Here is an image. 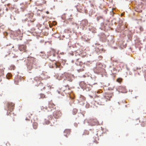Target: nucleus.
I'll list each match as a JSON object with an SVG mask.
<instances>
[{
	"mask_svg": "<svg viewBox=\"0 0 146 146\" xmlns=\"http://www.w3.org/2000/svg\"><path fill=\"white\" fill-rule=\"evenodd\" d=\"M42 1H43V3H46V1H44V0H42Z\"/></svg>",
	"mask_w": 146,
	"mask_h": 146,
	"instance_id": "26",
	"label": "nucleus"
},
{
	"mask_svg": "<svg viewBox=\"0 0 146 146\" xmlns=\"http://www.w3.org/2000/svg\"><path fill=\"white\" fill-rule=\"evenodd\" d=\"M111 94H106L104 96L103 98L102 99L104 103L110 100V99L111 97Z\"/></svg>",
	"mask_w": 146,
	"mask_h": 146,
	"instance_id": "2",
	"label": "nucleus"
},
{
	"mask_svg": "<svg viewBox=\"0 0 146 146\" xmlns=\"http://www.w3.org/2000/svg\"><path fill=\"white\" fill-rule=\"evenodd\" d=\"M65 87L66 88H68V90H70V88H69V86L68 85H67V86H65Z\"/></svg>",
	"mask_w": 146,
	"mask_h": 146,
	"instance_id": "24",
	"label": "nucleus"
},
{
	"mask_svg": "<svg viewBox=\"0 0 146 146\" xmlns=\"http://www.w3.org/2000/svg\"><path fill=\"white\" fill-rule=\"evenodd\" d=\"M35 21V20L33 19V20H31L30 21L31 22H33Z\"/></svg>",
	"mask_w": 146,
	"mask_h": 146,
	"instance_id": "28",
	"label": "nucleus"
},
{
	"mask_svg": "<svg viewBox=\"0 0 146 146\" xmlns=\"http://www.w3.org/2000/svg\"><path fill=\"white\" fill-rule=\"evenodd\" d=\"M33 127L34 129H36L38 127V123L35 122L33 123Z\"/></svg>",
	"mask_w": 146,
	"mask_h": 146,
	"instance_id": "8",
	"label": "nucleus"
},
{
	"mask_svg": "<svg viewBox=\"0 0 146 146\" xmlns=\"http://www.w3.org/2000/svg\"><path fill=\"white\" fill-rule=\"evenodd\" d=\"M26 120H29V119H27V118H26Z\"/></svg>",
	"mask_w": 146,
	"mask_h": 146,
	"instance_id": "33",
	"label": "nucleus"
},
{
	"mask_svg": "<svg viewBox=\"0 0 146 146\" xmlns=\"http://www.w3.org/2000/svg\"><path fill=\"white\" fill-rule=\"evenodd\" d=\"M76 63H77V65L78 64V63L77 62H76Z\"/></svg>",
	"mask_w": 146,
	"mask_h": 146,
	"instance_id": "35",
	"label": "nucleus"
},
{
	"mask_svg": "<svg viewBox=\"0 0 146 146\" xmlns=\"http://www.w3.org/2000/svg\"><path fill=\"white\" fill-rule=\"evenodd\" d=\"M61 114L60 111H56L54 112L53 116L55 118H58L61 116Z\"/></svg>",
	"mask_w": 146,
	"mask_h": 146,
	"instance_id": "3",
	"label": "nucleus"
},
{
	"mask_svg": "<svg viewBox=\"0 0 146 146\" xmlns=\"http://www.w3.org/2000/svg\"><path fill=\"white\" fill-rule=\"evenodd\" d=\"M11 68H12V69L14 70L15 68V67L14 65H12L11 66Z\"/></svg>",
	"mask_w": 146,
	"mask_h": 146,
	"instance_id": "23",
	"label": "nucleus"
},
{
	"mask_svg": "<svg viewBox=\"0 0 146 146\" xmlns=\"http://www.w3.org/2000/svg\"><path fill=\"white\" fill-rule=\"evenodd\" d=\"M98 137H96L95 140L94 141V142L95 143H98Z\"/></svg>",
	"mask_w": 146,
	"mask_h": 146,
	"instance_id": "19",
	"label": "nucleus"
},
{
	"mask_svg": "<svg viewBox=\"0 0 146 146\" xmlns=\"http://www.w3.org/2000/svg\"><path fill=\"white\" fill-rule=\"evenodd\" d=\"M122 79L120 78H119L117 80V81L119 83H120L122 81Z\"/></svg>",
	"mask_w": 146,
	"mask_h": 146,
	"instance_id": "17",
	"label": "nucleus"
},
{
	"mask_svg": "<svg viewBox=\"0 0 146 146\" xmlns=\"http://www.w3.org/2000/svg\"><path fill=\"white\" fill-rule=\"evenodd\" d=\"M8 76H9V77H11V74H7L6 75V77H7V78H8V79H9L10 78H9L8 77Z\"/></svg>",
	"mask_w": 146,
	"mask_h": 146,
	"instance_id": "22",
	"label": "nucleus"
},
{
	"mask_svg": "<svg viewBox=\"0 0 146 146\" xmlns=\"http://www.w3.org/2000/svg\"><path fill=\"white\" fill-rule=\"evenodd\" d=\"M77 112V110L76 109H74L72 110V113L73 115L76 114Z\"/></svg>",
	"mask_w": 146,
	"mask_h": 146,
	"instance_id": "13",
	"label": "nucleus"
},
{
	"mask_svg": "<svg viewBox=\"0 0 146 146\" xmlns=\"http://www.w3.org/2000/svg\"><path fill=\"white\" fill-rule=\"evenodd\" d=\"M41 78L40 77H36L34 78L35 80L38 81H40L41 80Z\"/></svg>",
	"mask_w": 146,
	"mask_h": 146,
	"instance_id": "14",
	"label": "nucleus"
},
{
	"mask_svg": "<svg viewBox=\"0 0 146 146\" xmlns=\"http://www.w3.org/2000/svg\"><path fill=\"white\" fill-rule=\"evenodd\" d=\"M13 120L14 121V120L15 118L14 117V118H13Z\"/></svg>",
	"mask_w": 146,
	"mask_h": 146,
	"instance_id": "31",
	"label": "nucleus"
},
{
	"mask_svg": "<svg viewBox=\"0 0 146 146\" xmlns=\"http://www.w3.org/2000/svg\"><path fill=\"white\" fill-rule=\"evenodd\" d=\"M43 85V83H40L38 85L39 87L40 88V90H44L45 88V87L44 86L42 88L41 87Z\"/></svg>",
	"mask_w": 146,
	"mask_h": 146,
	"instance_id": "9",
	"label": "nucleus"
},
{
	"mask_svg": "<svg viewBox=\"0 0 146 146\" xmlns=\"http://www.w3.org/2000/svg\"><path fill=\"white\" fill-rule=\"evenodd\" d=\"M141 125L142 126L144 127L146 125V123H145L144 122H143L142 123H141Z\"/></svg>",
	"mask_w": 146,
	"mask_h": 146,
	"instance_id": "21",
	"label": "nucleus"
},
{
	"mask_svg": "<svg viewBox=\"0 0 146 146\" xmlns=\"http://www.w3.org/2000/svg\"><path fill=\"white\" fill-rule=\"evenodd\" d=\"M102 17L101 16H99V17H97V20L98 21H99L100 19H102Z\"/></svg>",
	"mask_w": 146,
	"mask_h": 146,
	"instance_id": "18",
	"label": "nucleus"
},
{
	"mask_svg": "<svg viewBox=\"0 0 146 146\" xmlns=\"http://www.w3.org/2000/svg\"><path fill=\"white\" fill-rule=\"evenodd\" d=\"M7 106L8 107V110L7 111V115H8L9 111L10 112H12L13 111L14 108V104L12 102H8L7 103Z\"/></svg>",
	"mask_w": 146,
	"mask_h": 146,
	"instance_id": "1",
	"label": "nucleus"
},
{
	"mask_svg": "<svg viewBox=\"0 0 146 146\" xmlns=\"http://www.w3.org/2000/svg\"><path fill=\"white\" fill-rule=\"evenodd\" d=\"M88 21L87 20H84L82 21V23L84 26H85L88 24Z\"/></svg>",
	"mask_w": 146,
	"mask_h": 146,
	"instance_id": "11",
	"label": "nucleus"
},
{
	"mask_svg": "<svg viewBox=\"0 0 146 146\" xmlns=\"http://www.w3.org/2000/svg\"><path fill=\"white\" fill-rule=\"evenodd\" d=\"M89 134V131L88 130H84L83 134V135H88Z\"/></svg>",
	"mask_w": 146,
	"mask_h": 146,
	"instance_id": "12",
	"label": "nucleus"
},
{
	"mask_svg": "<svg viewBox=\"0 0 146 146\" xmlns=\"http://www.w3.org/2000/svg\"><path fill=\"white\" fill-rule=\"evenodd\" d=\"M46 13L47 14H48L49 13V12L48 11H47L46 12Z\"/></svg>",
	"mask_w": 146,
	"mask_h": 146,
	"instance_id": "30",
	"label": "nucleus"
},
{
	"mask_svg": "<svg viewBox=\"0 0 146 146\" xmlns=\"http://www.w3.org/2000/svg\"><path fill=\"white\" fill-rule=\"evenodd\" d=\"M83 70H84L83 69H80V70H78V72L82 71H83Z\"/></svg>",
	"mask_w": 146,
	"mask_h": 146,
	"instance_id": "25",
	"label": "nucleus"
},
{
	"mask_svg": "<svg viewBox=\"0 0 146 146\" xmlns=\"http://www.w3.org/2000/svg\"><path fill=\"white\" fill-rule=\"evenodd\" d=\"M84 7L83 6H81L80 5H78L77 6V8L78 10L80 11H81V12L83 10Z\"/></svg>",
	"mask_w": 146,
	"mask_h": 146,
	"instance_id": "7",
	"label": "nucleus"
},
{
	"mask_svg": "<svg viewBox=\"0 0 146 146\" xmlns=\"http://www.w3.org/2000/svg\"><path fill=\"white\" fill-rule=\"evenodd\" d=\"M3 95V93H0V96H1Z\"/></svg>",
	"mask_w": 146,
	"mask_h": 146,
	"instance_id": "29",
	"label": "nucleus"
},
{
	"mask_svg": "<svg viewBox=\"0 0 146 146\" xmlns=\"http://www.w3.org/2000/svg\"><path fill=\"white\" fill-rule=\"evenodd\" d=\"M40 98H46L45 95L43 94H40Z\"/></svg>",
	"mask_w": 146,
	"mask_h": 146,
	"instance_id": "16",
	"label": "nucleus"
},
{
	"mask_svg": "<svg viewBox=\"0 0 146 146\" xmlns=\"http://www.w3.org/2000/svg\"><path fill=\"white\" fill-rule=\"evenodd\" d=\"M64 135H65L66 137H67V136L66 134H64Z\"/></svg>",
	"mask_w": 146,
	"mask_h": 146,
	"instance_id": "32",
	"label": "nucleus"
},
{
	"mask_svg": "<svg viewBox=\"0 0 146 146\" xmlns=\"http://www.w3.org/2000/svg\"><path fill=\"white\" fill-rule=\"evenodd\" d=\"M10 115H12V114L11 113H10Z\"/></svg>",
	"mask_w": 146,
	"mask_h": 146,
	"instance_id": "36",
	"label": "nucleus"
},
{
	"mask_svg": "<svg viewBox=\"0 0 146 146\" xmlns=\"http://www.w3.org/2000/svg\"><path fill=\"white\" fill-rule=\"evenodd\" d=\"M56 66V67H59L60 65V64L59 62H56L55 64Z\"/></svg>",
	"mask_w": 146,
	"mask_h": 146,
	"instance_id": "20",
	"label": "nucleus"
},
{
	"mask_svg": "<svg viewBox=\"0 0 146 146\" xmlns=\"http://www.w3.org/2000/svg\"><path fill=\"white\" fill-rule=\"evenodd\" d=\"M41 110H43L44 111H45L44 109L46 110H48V111H49V110L46 107L44 108L43 106H42V107H41Z\"/></svg>",
	"mask_w": 146,
	"mask_h": 146,
	"instance_id": "15",
	"label": "nucleus"
},
{
	"mask_svg": "<svg viewBox=\"0 0 146 146\" xmlns=\"http://www.w3.org/2000/svg\"><path fill=\"white\" fill-rule=\"evenodd\" d=\"M26 49V46L25 45H21L19 47V49L20 51L25 52Z\"/></svg>",
	"mask_w": 146,
	"mask_h": 146,
	"instance_id": "5",
	"label": "nucleus"
},
{
	"mask_svg": "<svg viewBox=\"0 0 146 146\" xmlns=\"http://www.w3.org/2000/svg\"><path fill=\"white\" fill-rule=\"evenodd\" d=\"M70 130L69 129H66L64 130V133H66L68 135L70 134Z\"/></svg>",
	"mask_w": 146,
	"mask_h": 146,
	"instance_id": "10",
	"label": "nucleus"
},
{
	"mask_svg": "<svg viewBox=\"0 0 146 146\" xmlns=\"http://www.w3.org/2000/svg\"><path fill=\"white\" fill-rule=\"evenodd\" d=\"M49 121H47V123H46V124H49Z\"/></svg>",
	"mask_w": 146,
	"mask_h": 146,
	"instance_id": "27",
	"label": "nucleus"
},
{
	"mask_svg": "<svg viewBox=\"0 0 146 146\" xmlns=\"http://www.w3.org/2000/svg\"><path fill=\"white\" fill-rule=\"evenodd\" d=\"M78 59H76V60H77V61H78Z\"/></svg>",
	"mask_w": 146,
	"mask_h": 146,
	"instance_id": "34",
	"label": "nucleus"
},
{
	"mask_svg": "<svg viewBox=\"0 0 146 146\" xmlns=\"http://www.w3.org/2000/svg\"><path fill=\"white\" fill-rule=\"evenodd\" d=\"M55 106V105L52 102L50 101L48 103V108H53Z\"/></svg>",
	"mask_w": 146,
	"mask_h": 146,
	"instance_id": "6",
	"label": "nucleus"
},
{
	"mask_svg": "<svg viewBox=\"0 0 146 146\" xmlns=\"http://www.w3.org/2000/svg\"><path fill=\"white\" fill-rule=\"evenodd\" d=\"M90 122L92 125H94L98 123V121L96 119H90Z\"/></svg>",
	"mask_w": 146,
	"mask_h": 146,
	"instance_id": "4",
	"label": "nucleus"
}]
</instances>
